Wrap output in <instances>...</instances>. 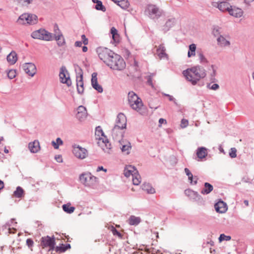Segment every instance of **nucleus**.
I'll list each match as a JSON object with an SVG mask.
<instances>
[{"mask_svg":"<svg viewBox=\"0 0 254 254\" xmlns=\"http://www.w3.org/2000/svg\"><path fill=\"white\" fill-rule=\"evenodd\" d=\"M97 52L99 58L110 68L117 70H123L125 68L126 64L123 58L111 50L100 47L97 49Z\"/></svg>","mask_w":254,"mask_h":254,"instance_id":"obj_1","label":"nucleus"},{"mask_svg":"<svg viewBox=\"0 0 254 254\" xmlns=\"http://www.w3.org/2000/svg\"><path fill=\"white\" fill-rule=\"evenodd\" d=\"M183 73L186 79L192 85H195L200 79L204 78L206 75L205 69L200 65L188 68L184 70Z\"/></svg>","mask_w":254,"mask_h":254,"instance_id":"obj_2","label":"nucleus"},{"mask_svg":"<svg viewBox=\"0 0 254 254\" xmlns=\"http://www.w3.org/2000/svg\"><path fill=\"white\" fill-rule=\"evenodd\" d=\"M127 119L125 115L123 113L118 114L116 125L112 129V135L114 138H116L119 135H122V133L121 130L126 128Z\"/></svg>","mask_w":254,"mask_h":254,"instance_id":"obj_3","label":"nucleus"},{"mask_svg":"<svg viewBox=\"0 0 254 254\" xmlns=\"http://www.w3.org/2000/svg\"><path fill=\"white\" fill-rule=\"evenodd\" d=\"M128 101L130 107L134 110L141 113L143 105L141 99L133 91L128 94Z\"/></svg>","mask_w":254,"mask_h":254,"instance_id":"obj_4","label":"nucleus"},{"mask_svg":"<svg viewBox=\"0 0 254 254\" xmlns=\"http://www.w3.org/2000/svg\"><path fill=\"white\" fill-rule=\"evenodd\" d=\"M95 135L99 136L101 135L103 137L99 138L98 144L104 152L110 153L112 148L111 144L109 143L108 139L104 136V133L100 127L96 128Z\"/></svg>","mask_w":254,"mask_h":254,"instance_id":"obj_5","label":"nucleus"},{"mask_svg":"<svg viewBox=\"0 0 254 254\" xmlns=\"http://www.w3.org/2000/svg\"><path fill=\"white\" fill-rule=\"evenodd\" d=\"M124 175L127 177H131L134 185H138L141 183V177L134 167L131 165L127 166L124 170Z\"/></svg>","mask_w":254,"mask_h":254,"instance_id":"obj_6","label":"nucleus"},{"mask_svg":"<svg viewBox=\"0 0 254 254\" xmlns=\"http://www.w3.org/2000/svg\"><path fill=\"white\" fill-rule=\"evenodd\" d=\"M97 179L90 172L83 173L79 176L80 181L86 187H93L96 184Z\"/></svg>","mask_w":254,"mask_h":254,"instance_id":"obj_7","label":"nucleus"},{"mask_svg":"<svg viewBox=\"0 0 254 254\" xmlns=\"http://www.w3.org/2000/svg\"><path fill=\"white\" fill-rule=\"evenodd\" d=\"M145 14L152 19H157L162 15V12L156 5L148 4L145 10Z\"/></svg>","mask_w":254,"mask_h":254,"instance_id":"obj_8","label":"nucleus"},{"mask_svg":"<svg viewBox=\"0 0 254 254\" xmlns=\"http://www.w3.org/2000/svg\"><path fill=\"white\" fill-rule=\"evenodd\" d=\"M37 21V16L35 14L30 13L22 14L17 20V22L20 24L33 25L36 24Z\"/></svg>","mask_w":254,"mask_h":254,"instance_id":"obj_9","label":"nucleus"},{"mask_svg":"<svg viewBox=\"0 0 254 254\" xmlns=\"http://www.w3.org/2000/svg\"><path fill=\"white\" fill-rule=\"evenodd\" d=\"M31 37L34 39L50 41L52 39V34L44 29H40L33 31L31 33Z\"/></svg>","mask_w":254,"mask_h":254,"instance_id":"obj_10","label":"nucleus"},{"mask_svg":"<svg viewBox=\"0 0 254 254\" xmlns=\"http://www.w3.org/2000/svg\"><path fill=\"white\" fill-rule=\"evenodd\" d=\"M60 81L62 83L66 84L69 87L71 85V81L69 73L65 66H62L59 73Z\"/></svg>","mask_w":254,"mask_h":254,"instance_id":"obj_11","label":"nucleus"},{"mask_svg":"<svg viewBox=\"0 0 254 254\" xmlns=\"http://www.w3.org/2000/svg\"><path fill=\"white\" fill-rule=\"evenodd\" d=\"M213 33L215 36H218L217 38V41L218 45L222 47H229L230 45V42L229 39H227L221 35H219V29H214Z\"/></svg>","mask_w":254,"mask_h":254,"instance_id":"obj_12","label":"nucleus"},{"mask_svg":"<svg viewBox=\"0 0 254 254\" xmlns=\"http://www.w3.org/2000/svg\"><path fill=\"white\" fill-rule=\"evenodd\" d=\"M119 147L121 150L122 152L125 155L129 154L131 149L130 142L125 139H122L119 141Z\"/></svg>","mask_w":254,"mask_h":254,"instance_id":"obj_13","label":"nucleus"},{"mask_svg":"<svg viewBox=\"0 0 254 254\" xmlns=\"http://www.w3.org/2000/svg\"><path fill=\"white\" fill-rule=\"evenodd\" d=\"M55 245L54 237L51 238L47 236L41 238V245L43 248L48 247L50 250H53L55 248Z\"/></svg>","mask_w":254,"mask_h":254,"instance_id":"obj_14","label":"nucleus"},{"mask_svg":"<svg viewBox=\"0 0 254 254\" xmlns=\"http://www.w3.org/2000/svg\"><path fill=\"white\" fill-rule=\"evenodd\" d=\"M72 152L75 156L81 159H84L87 155V151L86 149L79 145H74L73 146Z\"/></svg>","mask_w":254,"mask_h":254,"instance_id":"obj_15","label":"nucleus"},{"mask_svg":"<svg viewBox=\"0 0 254 254\" xmlns=\"http://www.w3.org/2000/svg\"><path fill=\"white\" fill-rule=\"evenodd\" d=\"M24 71L29 76L33 77L36 73V67L32 63H25L22 65Z\"/></svg>","mask_w":254,"mask_h":254,"instance_id":"obj_16","label":"nucleus"},{"mask_svg":"<svg viewBox=\"0 0 254 254\" xmlns=\"http://www.w3.org/2000/svg\"><path fill=\"white\" fill-rule=\"evenodd\" d=\"M77 111L76 118L80 121L84 120L87 116L86 108L83 106H80L78 107Z\"/></svg>","mask_w":254,"mask_h":254,"instance_id":"obj_17","label":"nucleus"},{"mask_svg":"<svg viewBox=\"0 0 254 254\" xmlns=\"http://www.w3.org/2000/svg\"><path fill=\"white\" fill-rule=\"evenodd\" d=\"M91 84L94 89L99 93L103 92V88L101 85L98 84L97 81V73L93 72L92 74Z\"/></svg>","mask_w":254,"mask_h":254,"instance_id":"obj_18","label":"nucleus"},{"mask_svg":"<svg viewBox=\"0 0 254 254\" xmlns=\"http://www.w3.org/2000/svg\"><path fill=\"white\" fill-rule=\"evenodd\" d=\"M212 5L214 7H217L220 11L224 12V11H229L231 6L230 4L225 1H222L220 3H218L216 2H213Z\"/></svg>","mask_w":254,"mask_h":254,"instance_id":"obj_19","label":"nucleus"},{"mask_svg":"<svg viewBox=\"0 0 254 254\" xmlns=\"http://www.w3.org/2000/svg\"><path fill=\"white\" fill-rule=\"evenodd\" d=\"M156 54L160 60L168 59V55L166 53V48L163 44L158 46L156 50Z\"/></svg>","mask_w":254,"mask_h":254,"instance_id":"obj_20","label":"nucleus"},{"mask_svg":"<svg viewBox=\"0 0 254 254\" xmlns=\"http://www.w3.org/2000/svg\"><path fill=\"white\" fill-rule=\"evenodd\" d=\"M215 210L219 213H225L227 210V206L226 203L223 201H219L214 205Z\"/></svg>","mask_w":254,"mask_h":254,"instance_id":"obj_21","label":"nucleus"},{"mask_svg":"<svg viewBox=\"0 0 254 254\" xmlns=\"http://www.w3.org/2000/svg\"><path fill=\"white\" fill-rule=\"evenodd\" d=\"M228 12L231 15L237 18L241 17L243 14V11L241 8L236 7H232V6Z\"/></svg>","mask_w":254,"mask_h":254,"instance_id":"obj_22","label":"nucleus"},{"mask_svg":"<svg viewBox=\"0 0 254 254\" xmlns=\"http://www.w3.org/2000/svg\"><path fill=\"white\" fill-rule=\"evenodd\" d=\"M82 74H80L79 77H77L76 79V86L77 90L79 94H82L84 91Z\"/></svg>","mask_w":254,"mask_h":254,"instance_id":"obj_23","label":"nucleus"},{"mask_svg":"<svg viewBox=\"0 0 254 254\" xmlns=\"http://www.w3.org/2000/svg\"><path fill=\"white\" fill-rule=\"evenodd\" d=\"M28 148L32 153H37L40 149L39 142L38 140H34L33 142H30L28 144Z\"/></svg>","mask_w":254,"mask_h":254,"instance_id":"obj_24","label":"nucleus"},{"mask_svg":"<svg viewBox=\"0 0 254 254\" xmlns=\"http://www.w3.org/2000/svg\"><path fill=\"white\" fill-rule=\"evenodd\" d=\"M184 170L186 174L188 177L190 183L191 185H196L198 180L197 177L196 176L193 177V175L188 168H186Z\"/></svg>","mask_w":254,"mask_h":254,"instance_id":"obj_25","label":"nucleus"},{"mask_svg":"<svg viewBox=\"0 0 254 254\" xmlns=\"http://www.w3.org/2000/svg\"><path fill=\"white\" fill-rule=\"evenodd\" d=\"M141 219L139 217L131 215L127 220V223L130 225L137 226L141 222Z\"/></svg>","mask_w":254,"mask_h":254,"instance_id":"obj_26","label":"nucleus"},{"mask_svg":"<svg viewBox=\"0 0 254 254\" xmlns=\"http://www.w3.org/2000/svg\"><path fill=\"white\" fill-rule=\"evenodd\" d=\"M17 60V55L15 52H11L7 56V61L11 64H14Z\"/></svg>","mask_w":254,"mask_h":254,"instance_id":"obj_27","label":"nucleus"},{"mask_svg":"<svg viewBox=\"0 0 254 254\" xmlns=\"http://www.w3.org/2000/svg\"><path fill=\"white\" fill-rule=\"evenodd\" d=\"M207 150L205 147H201L197 149L196 151V155L198 158L200 159L204 158L207 155Z\"/></svg>","mask_w":254,"mask_h":254,"instance_id":"obj_28","label":"nucleus"},{"mask_svg":"<svg viewBox=\"0 0 254 254\" xmlns=\"http://www.w3.org/2000/svg\"><path fill=\"white\" fill-rule=\"evenodd\" d=\"M204 187L201 190V193L203 194H207L209 193L213 189V186L208 183H204Z\"/></svg>","mask_w":254,"mask_h":254,"instance_id":"obj_29","label":"nucleus"},{"mask_svg":"<svg viewBox=\"0 0 254 254\" xmlns=\"http://www.w3.org/2000/svg\"><path fill=\"white\" fill-rule=\"evenodd\" d=\"M111 34L112 36V38L114 41L116 43H118L119 42V35L118 33L117 30L114 27H112L111 29Z\"/></svg>","mask_w":254,"mask_h":254,"instance_id":"obj_30","label":"nucleus"},{"mask_svg":"<svg viewBox=\"0 0 254 254\" xmlns=\"http://www.w3.org/2000/svg\"><path fill=\"white\" fill-rule=\"evenodd\" d=\"M196 45L194 44H191L189 46V50L188 53L189 58L193 57L195 55Z\"/></svg>","mask_w":254,"mask_h":254,"instance_id":"obj_31","label":"nucleus"},{"mask_svg":"<svg viewBox=\"0 0 254 254\" xmlns=\"http://www.w3.org/2000/svg\"><path fill=\"white\" fill-rule=\"evenodd\" d=\"M62 207L64 211L69 214L72 213L75 210V207L71 206L70 203L64 204Z\"/></svg>","mask_w":254,"mask_h":254,"instance_id":"obj_32","label":"nucleus"},{"mask_svg":"<svg viewBox=\"0 0 254 254\" xmlns=\"http://www.w3.org/2000/svg\"><path fill=\"white\" fill-rule=\"evenodd\" d=\"M24 190L20 187H17L13 192V195L17 198H21L23 196Z\"/></svg>","mask_w":254,"mask_h":254,"instance_id":"obj_33","label":"nucleus"},{"mask_svg":"<svg viewBox=\"0 0 254 254\" xmlns=\"http://www.w3.org/2000/svg\"><path fill=\"white\" fill-rule=\"evenodd\" d=\"M117 3L124 9H127L129 5V2L127 0H118Z\"/></svg>","mask_w":254,"mask_h":254,"instance_id":"obj_34","label":"nucleus"},{"mask_svg":"<svg viewBox=\"0 0 254 254\" xmlns=\"http://www.w3.org/2000/svg\"><path fill=\"white\" fill-rule=\"evenodd\" d=\"M174 19H171L168 20L164 26V30L165 31H168L169 29L174 25Z\"/></svg>","mask_w":254,"mask_h":254,"instance_id":"obj_35","label":"nucleus"},{"mask_svg":"<svg viewBox=\"0 0 254 254\" xmlns=\"http://www.w3.org/2000/svg\"><path fill=\"white\" fill-rule=\"evenodd\" d=\"M142 190L147 191V193L153 194L155 193V189L152 188L149 184H144L142 186Z\"/></svg>","mask_w":254,"mask_h":254,"instance_id":"obj_36","label":"nucleus"},{"mask_svg":"<svg viewBox=\"0 0 254 254\" xmlns=\"http://www.w3.org/2000/svg\"><path fill=\"white\" fill-rule=\"evenodd\" d=\"M210 67L211 69V71L210 72V80L213 82H214L215 80V76L216 74V68L215 67V66L213 64H212L211 65Z\"/></svg>","mask_w":254,"mask_h":254,"instance_id":"obj_37","label":"nucleus"},{"mask_svg":"<svg viewBox=\"0 0 254 254\" xmlns=\"http://www.w3.org/2000/svg\"><path fill=\"white\" fill-rule=\"evenodd\" d=\"M70 248V245L69 244H66V245H63L61 247H57L56 248V251L59 252H64L68 249Z\"/></svg>","mask_w":254,"mask_h":254,"instance_id":"obj_38","label":"nucleus"},{"mask_svg":"<svg viewBox=\"0 0 254 254\" xmlns=\"http://www.w3.org/2000/svg\"><path fill=\"white\" fill-rule=\"evenodd\" d=\"M63 141L59 137L57 138L56 142L55 141H53L52 142V145H53L55 149H58L59 147V145L63 144Z\"/></svg>","mask_w":254,"mask_h":254,"instance_id":"obj_39","label":"nucleus"},{"mask_svg":"<svg viewBox=\"0 0 254 254\" xmlns=\"http://www.w3.org/2000/svg\"><path fill=\"white\" fill-rule=\"evenodd\" d=\"M197 57H198V60L201 64H205L207 63V60L204 56L203 54L201 52L197 53Z\"/></svg>","mask_w":254,"mask_h":254,"instance_id":"obj_40","label":"nucleus"},{"mask_svg":"<svg viewBox=\"0 0 254 254\" xmlns=\"http://www.w3.org/2000/svg\"><path fill=\"white\" fill-rule=\"evenodd\" d=\"M95 8L97 10H102L103 11H105L106 10L105 7L102 4V2L101 1H99L97 3Z\"/></svg>","mask_w":254,"mask_h":254,"instance_id":"obj_41","label":"nucleus"},{"mask_svg":"<svg viewBox=\"0 0 254 254\" xmlns=\"http://www.w3.org/2000/svg\"><path fill=\"white\" fill-rule=\"evenodd\" d=\"M231 239V236H226L224 234H222L220 235V237L219 238V242H222L223 241H229Z\"/></svg>","mask_w":254,"mask_h":254,"instance_id":"obj_42","label":"nucleus"},{"mask_svg":"<svg viewBox=\"0 0 254 254\" xmlns=\"http://www.w3.org/2000/svg\"><path fill=\"white\" fill-rule=\"evenodd\" d=\"M16 70L14 69L9 70L7 72V76L10 79H13L16 76Z\"/></svg>","mask_w":254,"mask_h":254,"instance_id":"obj_43","label":"nucleus"},{"mask_svg":"<svg viewBox=\"0 0 254 254\" xmlns=\"http://www.w3.org/2000/svg\"><path fill=\"white\" fill-rule=\"evenodd\" d=\"M237 150L235 148H231L230 152H229V155L231 158H235L237 156Z\"/></svg>","mask_w":254,"mask_h":254,"instance_id":"obj_44","label":"nucleus"},{"mask_svg":"<svg viewBox=\"0 0 254 254\" xmlns=\"http://www.w3.org/2000/svg\"><path fill=\"white\" fill-rule=\"evenodd\" d=\"M207 87L209 89H211V90H216L219 87V85L218 84H216V83L213 84L211 86L210 85V84H209L207 85Z\"/></svg>","mask_w":254,"mask_h":254,"instance_id":"obj_45","label":"nucleus"},{"mask_svg":"<svg viewBox=\"0 0 254 254\" xmlns=\"http://www.w3.org/2000/svg\"><path fill=\"white\" fill-rule=\"evenodd\" d=\"M188 124H189V122L187 120L182 119L181 121V126L182 128H185L188 126Z\"/></svg>","mask_w":254,"mask_h":254,"instance_id":"obj_46","label":"nucleus"},{"mask_svg":"<svg viewBox=\"0 0 254 254\" xmlns=\"http://www.w3.org/2000/svg\"><path fill=\"white\" fill-rule=\"evenodd\" d=\"M154 75V74H151L150 76H148V79H147V83L151 86L152 87H153V83H152V77Z\"/></svg>","mask_w":254,"mask_h":254,"instance_id":"obj_47","label":"nucleus"},{"mask_svg":"<svg viewBox=\"0 0 254 254\" xmlns=\"http://www.w3.org/2000/svg\"><path fill=\"white\" fill-rule=\"evenodd\" d=\"M81 38H82V43L85 45H86L88 44V39L86 38V36L85 35H82L81 36Z\"/></svg>","mask_w":254,"mask_h":254,"instance_id":"obj_48","label":"nucleus"},{"mask_svg":"<svg viewBox=\"0 0 254 254\" xmlns=\"http://www.w3.org/2000/svg\"><path fill=\"white\" fill-rule=\"evenodd\" d=\"M19 0V2L22 3V4L25 5H27L30 4L32 1V0Z\"/></svg>","mask_w":254,"mask_h":254,"instance_id":"obj_49","label":"nucleus"},{"mask_svg":"<svg viewBox=\"0 0 254 254\" xmlns=\"http://www.w3.org/2000/svg\"><path fill=\"white\" fill-rule=\"evenodd\" d=\"M26 244L29 247H30L33 246V241L30 239H28L26 240Z\"/></svg>","mask_w":254,"mask_h":254,"instance_id":"obj_50","label":"nucleus"},{"mask_svg":"<svg viewBox=\"0 0 254 254\" xmlns=\"http://www.w3.org/2000/svg\"><path fill=\"white\" fill-rule=\"evenodd\" d=\"M159 126H161L162 124H167V121H166V120H165L164 119H162V118H161L159 120Z\"/></svg>","mask_w":254,"mask_h":254,"instance_id":"obj_51","label":"nucleus"},{"mask_svg":"<svg viewBox=\"0 0 254 254\" xmlns=\"http://www.w3.org/2000/svg\"><path fill=\"white\" fill-rule=\"evenodd\" d=\"M55 159L58 162H62L63 159L62 158V156L60 155L56 156H55Z\"/></svg>","mask_w":254,"mask_h":254,"instance_id":"obj_52","label":"nucleus"},{"mask_svg":"<svg viewBox=\"0 0 254 254\" xmlns=\"http://www.w3.org/2000/svg\"><path fill=\"white\" fill-rule=\"evenodd\" d=\"M64 43V38H62L61 40L58 41V44L60 46H62Z\"/></svg>","mask_w":254,"mask_h":254,"instance_id":"obj_53","label":"nucleus"},{"mask_svg":"<svg viewBox=\"0 0 254 254\" xmlns=\"http://www.w3.org/2000/svg\"><path fill=\"white\" fill-rule=\"evenodd\" d=\"M97 172H99L100 171H104V172H107V169H104L102 166H99L97 169Z\"/></svg>","mask_w":254,"mask_h":254,"instance_id":"obj_54","label":"nucleus"},{"mask_svg":"<svg viewBox=\"0 0 254 254\" xmlns=\"http://www.w3.org/2000/svg\"><path fill=\"white\" fill-rule=\"evenodd\" d=\"M82 44V42L81 41H76L75 43V46L76 47H81Z\"/></svg>","mask_w":254,"mask_h":254,"instance_id":"obj_55","label":"nucleus"},{"mask_svg":"<svg viewBox=\"0 0 254 254\" xmlns=\"http://www.w3.org/2000/svg\"><path fill=\"white\" fill-rule=\"evenodd\" d=\"M62 38H64L62 35H58L55 37V39L57 41L61 40Z\"/></svg>","mask_w":254,"mask_h":254,"instance_id":"obj_56","label":"nucleus"},{"mask_svg":"<svg viewBox=\"0 0 254 254\" xmlns=\"http://www.w3.org/2000/svg\"><path fill=\"white\" fill-rule=\"evenodd\" d=\"M113 233L114 234V235H117L120 237L121 236V234H120V232H119L116 229H115L113 231Z\"/></svg>","mask_w":254,"mask_h":254,"instance_id":"obj_57","label":"nucleus"},{"mask_svg":"<svg viewBox=\"0 0 254 254\" xmlns=\"http://www.w3.org/2000/svg\"><path fill=\"white\" fill-rule=\"evenodd\" d=\"M169 100L170 101H174L175 104H176L175 98L171 95L169 96Z\"/></svg>","mask_w":254,"mask_h":254,"instance_id":"obj_58","label":"nucleus"},{"mask_svg":"<svg viewBox=\"0 0 254 254\" xmlns=\"http://www.w3.org/2000/svg\"><path fill=\"white\" fill-rule=\"evenodd\" d=\"M4 188V183L3 182L0 180V190L3 189Z\"/></svg>","mask_w":254,"mask_h":254,"instance_id":"obj_59","label":"nucleus"},{"mask_svg":"<svg viewBox=\"0 0 254 254\" xmlns=\"http://www.w3.org/2000/svg\"><path fill=\"white\" fill-rule=\"evenodd\" d=\"M87 50H88V48H87V47H86V46H83V47H82V51H83V52H87Z\"/></svg>","mask_w":254,"mask_h":254,"instance_id":"obj_60","label":"nucleus"},{"mask_svg":"<svg viewBox=\"0 0 254 254\" xmlns=\"http://www.w3.org/2000/svg\"><path fill=\"white\" fill-rule=\"evenodd\" d=\"M245 2L247 3H249L252 2L254 1V0H244Z\"/></svg>","mask_w":254,"mask_h":254,"instance_id":"obj_61","label":"nucleus"},{"mask_svg":"<svg viewBox=\"0 0 254 254\" xmlns=\"http://www.w3.org/2000/svg\"><path fill=\"white\" fill-rule=\"evenodd\" d=\"M188 192L193 193V192H194V191H191V190H185V193L187 194H188Z\"/></svg>","mask_w":254,"mask_h":254,"instance_id":"obj_62","label":"nucleus"},{"mask_svg":"<svg viewBox=\"0 0 254 254\" xmlns=\"http://www.w3.org/2000/svg\"><path fill=\"white\" fill-rule=\"evenodd\" d=\"M244 204H245L246 206H248V205H249V201H248V200H244Z\"/></svg>","mask_w":254,"mask_h":254,"instance_id":"obj_63","label":"nucleus"},{"mask_svg":"<svg viewBox=\"0 0 254 254\" xmlns=\"http://www.w3.org/2000/svg\"><path fill=\"white\" fill-rule=\"evenodd\" d=\"M4 152L5 153H8L9 151L8 150L6 147H5L4 149Z\"/></svg>","mask_w":254,"mask_h":254,"instance_id":"obj_64","label":"nucleus"}]
</instances>
